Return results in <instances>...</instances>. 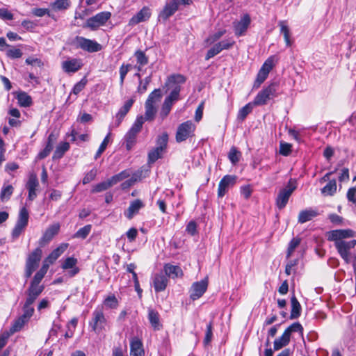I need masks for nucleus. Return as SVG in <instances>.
Returning <instances> with one entry per match:
<instances>
[{"label":"nucleus","instance_id":"obj_27","mask_svg":"<svg viewBox=\"0 0 356 356\" xmlns=\"http://www.w3.org/2000/svg\"><path fill=\"white\" fill-rule=\"evenodd\" d=\"M318 213L314 209H306L302 210L300 212L298 216V222L305 223L307 221L312 220L314 218L317 216Z\"/></svg>","mask_w":356,"mask_h":356},{"label":"nucleus","instance_id":"obj_17","mask_svg":"<svg viewBox=\"0 0 356 356\" xmlns=\"http://www.w3.org/2000/svg\"><path fill=\"white\" fill-rule=\"evenodd\" d=\"M177 10L176 6L170 0L165 3L162 10L159 13L158 19L159 21L165 22Z\"/></svg>","mask_w":356,"mask_h":356},{"label":"nucleus","instance_id":"obj_39","mask_svg":"<svg viewBox=\"0 0 356 356\" xmlns=\"http://www.w3.org/2000/svg\"><path fill=\"white\" fill-rule=\"evenodd\" d=\"M29 319L23 318V316H19L13 323L10 328L11 332H16L19 331L24 325L29 321Z\"/></svg>","mask_w":356,"mask_h":356},{"label":"nucleus","instance_id":"obj_42","mask_svg":"<svg viewBox=\"0 0 356 356\" xmlns=\"http://www.w3.org/2000/svg\"><path fill=\"white\" fill-rule=\"evenodd\" d=\"M161 96V90L159 88L155 89L149 95L145 103H149V105H154L156 102L159 101Z\"/></svg>","mask_w":356,"mask_h":356},{"label":"nucleus","instance_id":"obj_3","mask_svg":"<svg viewBox=\"0 0 356 356\" xmlns=\"http://www.w3.org/2000/svg\"><path fill=\"white\" fill-rule=\"evenodd\" d=\"M277 87L278 84L276 82H273L261 90L253 100L254 105H265L268 101L276 97Z\"/></svg>","mask_w":356,"mask_h":356},{"label":"nucleus","instance_id":"obj_2","mask_svg":"<svg viewBox=\"0 0 356 356\" xmlns=\"http://www.w3.org/2000/svg\"><path fill=\"white\" fill-rule=\"evenodd\" d=\"M144 122L145 119L143 115L138 116L130 129L124 136L125 145L127 150L131 149L136 144L137 135L140 131Z\"/></svg>","mask_w":356,"mask_h":356},{"label":"nucleus","instance_id":"obj_38","mask_svg":"<svg viewBox=\"0 0 356 356\" xmlns=\"http://www.w3.org/2000/svg\"><path fill=\"white\" fill-rule=\"evenodd\" d=\"M129 176V172L127 170L122 171L121 172L113 175L110 179H107L108 183H110L111 187L115 185L118 182L122 181L125 178Z\"/></svg>","mask_w":356,"mask_h":356},{"label":"nucleus","instance_id":"obj_45","mask_svg":"<svg viewBox=\"0 0 356 356\" xmlns=\"http://www.w3.org/2000/svg\"><path fill=\"white\" fill-rule=\"evenodd\" d=\"M44 277V275L41 273L40 272L38 271L35 275H34L32 281L30 283L29 286H34V287H38L40 289H44V286L42 284H40V282L43 277Z\"/></svg>","mask_w":356,"mask_h":356},{"label":"nucleus","instance_id":"obj_20","mask_svg":"<svg viewBox=\"0 0 356 356\" xmlns=\"http://www.w3.org/2000/svg\"><path fill=\"white\" fill-rule=\"evenodd\" d=\"M168 278L165 274L156 273L153 278V284L156 292L163 291L168 285Z\"/></svg>","mask_w":356,"mask_h":356},{"label":"nucleus","instance_id":"obj_52","mask_svg":"<svg viewBox=\"0 0 356 356\" xmlns=\"http://www.w3.org/2000/svg\"><path fill=\"white\" fill-rule=\"evenodd\" d=\"M33 305H30L29 303H26L24 302V304L23 305V318H26L28 319H30V318L33 316L34 313V308L32 306Z\"/></svg>","mask_w":356,"mask_h":356},{"label":"nucleus","instance_id":"obj_43","mask_svg":"<svg viewBox=\"0 0 356 356\" xmlns=\"http://www.w3.org/2000/svg\"><path fill=\"white\" fill-rule=\"evenodd\" d=\"M284 332L289 335L291 337V334L292 332H300V334L302 336L303 334V327L299 322H295L292 323L290 326H289Z\"/></svg>","mask_w":356,"mask_h":356},{"label":"nucleus","instance_id":"obj_28","mask_svg":"<svg viewBox=\"0 0 356 356\" xmlns=\"http://www.w3.org/2000/svg\"><path fill=\"white\" fill-rule=\"evenodd\" d=\"M291 311L290 319H296L301 314V305L295 296L291 298Z\"/></svg>","mask_w":356,"mask_h":356},{"label":"nucleus","instance_id":"obj_40","mask_svg":"<svg viewBox=\"0 0 356 356\" xmlns=\"http://www.w3.org/2000/svg\"><path fill=\"white\" fill-rule=\"evenodd\" d=\"M69 0H56L51 3V6L54 10H66L70 7Z\"/></svg>","mask_w":356,"mask_h":356},{"label":"nucleus","instance_id":"obj_22","mask_svg":"<svg viewBox=\"0 0 356 356\" xmlns=\"http://www.w3.org/2000/svg\"><path fill=\"white\" fill-rule=\"evenodd\" d=\"M144 207V203L140 200L136 199L130 203L129 208L124 212V215L128 219H131Z\"/></svg>","mask_w":356,"mask_h":356},{"label":"nucleus","instance_id":"obj_15","mask_svg":"<svg viewBox=\"0 0 356 356\" xmlns=\"http://www.w3.org/2000/svg\"><path fill=\"white\" fill-rule=\"evenodd\" d=\"M39 187V182L36 175L31 174L26 184V188L29 191L28 200L29 201L34 200L37 197L36 190Z\"/></svg>","mask_w":356,"mask_h":356},{"label":"nucleus","instance_id":"obj_18","mask_svg":"<svg viewBox=\"0 0 356 356\" xmlns=\"http://www.w3.org/2000/svg\"><path fill=\"white\" fill-rule=\"evenodd\" d=\"M83 64L80 59L71 58L62 63V68L65 72L74 73L79 70Z\"/></svg>","mask_w":356,"mask_h":356},{"label":"nucleus","instance_id":"obj_12","mask_svg":"<svg viewBox=\"0 0 356 356\" xmlns=\"http://www.w3.org/2000/svg\"><path fill=\"white\" fill-rule=\"evenodd\" d=\"M207 287V278H204L199 282H194L190 289V298L193 300L199 299L206 292Z\"/></svg>","mask_w":356,"mask_h":356},{"label":"nucleus","instance_id":"obj_54","mask_svg":"<svg viewBox=\"0 0 356 356\" xmlns=\"http://www.w3.org/2000/svg\"><path fill=\"white\" fill-rule=\"evenodd\" d=\"M6 56L12 59L19 58L22 56V51L19 49L12 48L8 49L6 52Z\"/></svg>","mask_w":356,"mask_h":356},{"label":"nucleus","instance_id":"obj_7","mask_svg":"<svg viewBox=\"0 0 356 356\" xmlns=\"http://www.w3.org/2000/svg\"><path fill=\"white\" fill-rule=\"evenodd\" d=\"M195 125L191 120L184 122L179 125L176 132V141L181 143L193 136Z\"/></svg>","mask_w":356,"mask_h":356},{"label":"nucleus","instance_id":"obj_53","mask_svg":"<svg viewBox=\"0 0 356 356\" xmlns=\"http://www.w3.org/2000/svg\"><path fill=\"white\" fill-rule=\"evenodd\" d=\"M109 136H110V133L104 138V139L102 142L98 150L97 151V152L95 154V159H97V158L101 156V154L105 151V149L108 144V142H109Z\"/></svg>","mask_w":356,"mask_h":356},{"label":"nucleus","instance_id":"obj_57","mask_svg":"<svg viewBox=\"0 0 356 356\" xmlns=\"http://www.w3.org/2000/svg\"><path fill=\"white\" fill-rule=\"evenodd\" d=\"M221 49L219 47L218 44L216 43L213 47H212L208 51L205 56V59L207 60H209L210 58L214 57L216 55L218 54L220 52H221Z\"/></svg>","mask_w":356,"mask_h":356},{"label":"nucleus","instance_id":"obj_63","mask_svg":"<svg viewBox=\"0 0 356 356\" xmlns=\"http://www.w3.org/2000/svg\"><path fill=\"white\" fill-rule=\"evenodd\" d=\"M0 18L3 20H12L13 14L7 8H0Z\"/></svg>","mask_w":356,"mask_h":356},{"label":"nucleus","instance_id":"obj_35","mask_svg":"<svg viewBox=\"0 0 356 356\" xmlns=\"http://www.w3.org/2000/svg\"><path fill=\"white\" fill-rule=\"evenodd\" d=\"M29 215L28 210L26 207H22L19 210L16 224L26 227L29 222Z\"/></svg>","mask_w":356,"mask_h":356},{"label":"nucleus","instance_id":"obj_25","mask_svg":"<svg viewBox=\"0 0 356 356\" xmlns=\"http://www.w3.org/2000/svg\"><path fill=\"white\" fill-rule=\"evenodd\" d=\"M164 274L167 277H171L172 279L181 277L183 275L182 270L178 266L172 265L170 264H166L164 267Z\"/></svg>","mask_w":356,"mask_h":356},{"label":"nucleus","instance_id":"obj_58","mask_svg":"<svg viewBox=\"0 0 356 356\" xmlns=\"http://www.w3.org/2000/svg\"><path fill=\"white\" fill-rule=\"evenodd\" d=\"M291 145L286 143H281L280 146V154L283 156H289L291 152Z\"/></svg>","mask_w":356,"mask_h":356},{"label":"nucleus","instance_id":"obj_6","mask_svg":"<svg viewBox=\"0 0 356 356\" xmlns=\"http://www.w3.org/2000/svg\"><path fill=\"white\" fill-rule=\"evenodd\" d=\"M42 251L40 248L35 249L27 257L26 261L25 276L29 278L38 267L42 258Z\"/></svg>","mask_w":356,"mask_h":356},{"label":"nucleus","instance_id":"obj_59","mask_svg":"<svg viewBox=\"0 0 356 356\" xmlns=\"http://www.w3.org/2000/svg\"><path fill=\"white\" fill-rule=\"evenodd\" d=\"M240 152L235 147H232L229 153L230 161L235 164L239 161Z\"/></svg>","mask_w":356,"mask_h":356},{"label":"nucleus","instance_id":"obj_29","mask_svg":"<svg viewBox=\"0 0 356 356\" xmlns=\"http://www.w3.org/2000/svg\"><path fill=\"white\" fill-rule=\"evenodd\" d=\"M337 181L335 179H332L321 188V191L322 195L324 196H333L337 193Z\"/></svg>","mask_w":356,"mask_h":356},{"label":"nucleus","instance_id":"obj_64","mask_svg":"<svg viewBox=\"0 0 356 356\" xmlns=\"http://www.w3.org/2000/svg\"><path fill=\"white\" fill-rule=\"evenodd\" d=\"M52 149L53 147H51L50 144H47L44 149L38 154V159H43L46 158Z\"/></svg>","mask_w":356,"mask_h":356},{"label":"nucleus","instance_id":"obj_1","mask_svg":"<svg viewBox=\"0 0 356 356\" xmlns=\"http://www.w3.org/2000/svg\"><path fill=\"white\" fill-rule=\"evenodd\" d=\"M355 236L352 229H335L328 232L327 239L334 242V246L346 264L350 262L351 250L356 245V240L345 241V238Z\"/></svg>","mask_w":356,"mask_h":356},{"label":"nucleus","instance_id":"obj_61","mask_svg":"<svg viewBox=\"0 0 356 356\" xmlns=\"http://www.w3.org/2000/svg\"><path fill=\"white\" fill-rule=\"evenodd\" d=\"M118 303V300L114 296H108L104 300V305L109 308H116Z\"/></svg>","mask_w":356,"mask_h":356},{"label":"nucleus","instance_id":"obj_55","mask_svg":"<svg viewBox=\"0 0 356 356\" xmlns=\"http://www.w3.org/2000/svg\"><path fill=\"white\" fill-rule=\"evenodd\" d=\"M151 76H147L143 81L140 80V84L138 87V92L140 93H144L147 88L148 84L151 82Z\"/></svg>","mask_w":356,"mask_h":356},{"label":"nucleus","instance_id":"obj_8","mask_svg":"<svg viewBox=\"0 0 356 356\" xmlns=\"http://www.w3.org/2000/svg\"><path fill=\"white\" fill-rule=\"evenodd\" d=\"M274 59L275 58L273 56H270L264 62V63L261 66V69L259 70L257 75V78L254 81L253 88H259L261 83H263L267 79L269 72L273 69L275 65Z\"/></svg>","mask_w":356,"mask_h":356},{"label":"nucleus","instance_id":"obj_47","mask_svg":"<svg viewBox=\"0 0 356 356\" xmlns=\"http://www.w3.org/2000/svg\"><path fill=\"white\" fill-rule=\"evenodd\" d=\"M109 188H111L110 183H108V180H106L95 185L91 190V193H100L106 191Z\"/></svg>","mask_w":356,"mask_h":356},{"label":"nucleus","instance_id":"obj_21","mask_svg":"<svg viewBox=\"0 0 356 356\" xmlns=\"http://www.w3.org/2000/svg\"><path fill=\"white\" fill-rule=\"evenodd\" d=\"M130 355L131 356H144L145 351L143 346L140 339L136 337L132 339L130 342Z\"/></svg>","mask_w":356,"mask_h":356},{"label":"nucleus","instance_id":"obj_46","mask_svg":"<svg viewBox=\"0 0 356 356\" xmlns=\"http://www.w3.org/2000/svg\"><path fill=\"white\" fill-rule=\"evenodd\" d=\"M92 229L91 225H87L79 229L74 234L75 238H80L82 239H85L88 235L90 234Z\"/></svg>","mask_w":356,"mask_h":356},{"label":"nucleus","instance_id":"obj_5","mask_svg":"<svg viewBox=\"0 0 356 356\" xmlns=\"http://www.w3.org/2000/svg\"><path fill=\"white\" fill-rule=\"evenodd\" d=\"M106 319L105 318L103 307H97L92 312V318L89 322V326L92 330L97 334H99L105 327Z\"/></svg>","mask_w":356,"mask_h":356},{"label":"nucleus","instance_id":"obj_48","mask_svg":"<svg viewBox=\"0 0 356 356\" xmlns=\"http://www.w3.org/2000/svg\"><path fill=\"white\" fill-rule=\"evenodd\" d=\"M301 239L300 238H293L289 244L286 257L289 258L291 256L296 248L300 245Z\"/></svg>","mask_w":356,"mask_h":356},{"label":"nucleus","instance_id":"obj_60","mask_svg":"<svg viewBox=\"0 0 356 356\" xmlns=\"http://www.w3.org/2000/svg\"><path fill=\"white\" fill-rule=\"evenodd\" d=\"M13 192V187L11 185H8L3 187L1 192V198L2 200L8 199Z\"/></svg>","mask_w":356,"mask_h":356},{"label":"nucleus","instance_id":"obj_4","mask_svg":"<svg viewBox=\"0 0 356 356\" xmlns=\"http://www.w3.org/2000/svg\"><path fill=\"white\" fill-rule=\"evenodd\" d=\"M296 182L294 179H290L287 185L282 188L276 198V205L280 209H284L291 194L296 189Z\"/></svg>","mask_w":356,"mask_h":356},{"label":"nucleus","instance_id":"obj_24","mask_svg":"<svg viewBox=\"0 0 356 356\" xmlns=\"http://www.w3.org/2000/svg\"><path fill=\"white\" fill-rule=\"evenodd\" d=\"M43 291L42 289L29 286L25 292L26 296L25 302L33 305Z\"/></svg>","mask_w":356,"mask_h":356},{"label":"nucleus","instance_id":"obj_56","mask_svg":"<svg viewBox=\"0 0 356 356\" xmlns=\"http://www.w3.org/2000/svg\"><path fill=\"white\" fill-rule=\"evenodd\" d=\"M97 170L95 168L89 171L83 179V184H86L94 180L97 176Z\"/></svg>","mask_w":356,"mask_h":356},{"label":"nucleus","instance_id":"obj_34","mask_svg":"<svg viewBox=\"0 0 356 356\" xmlns=\"http://www.w3.org/2000/svg\"><path fill=\"white\" fill-rule=\"evenodd\" d=\"M19 104L22 107H29L32 104V99L31 96L25 92H19L17 96Z\"/></svg>","mask_w":356,"mask_h":356},{"label":"nucleus","instance_id":"obj_41","mask_svg":"<svg viewBox=\"0 0 356 356\" xmlns=\"http://www.w3.org/2000/svg\"><path fill=\"white\" fill-rule=\"evenodd\" d=\"M181 88L179 86H176L170 92V95L165 99V101L174 104L179 99V92Z\"/></svg>","mask_w":356,"mask_h":356},{"label":"nucleus","instance_id":"obj_19","mask_svg":"<svg viewBox=\"0 0 356 356\" xmlns=\"http://www.w3.org/2000/svg\"><path fill=\"white\" fill-rule=\"evenodd\" d=\"M59 229V224H54L49 227L40 239L39 244L43 246L49 243L58 234Z\"/></svg>","mask_w":356,"mask_h":356},{"label":"nucleus","instance_id":"obj_37","mask_svg":"<svg viewBox=\"0 0 356 356\" xmlns=\"http://www.w3.org/2000/svg\"><path fill=\"white\" fill-rule=\"evenodd\" d=\"M164 150L161 149V147H156L151 150L148 154V162L154 163L159 159L161 158Z\"/></svg>","mask_w":356,"mask_h":356},{"label":"nucleus","instance_id":"obj_23","mask_svg":"<svg viewBox=\"0 0 356 356\" xmlns=\"http://www.w3.org/2000/svg\"><path fill=\"white\" fill-rule=\"evenodd\" d=\"M134 101V99H131L127 101L120 108L119 111L115 115V125L116 127H118L121 122H122L124 118L126 116L127 113L129 111L130 108H131Z\"/></svg>","mask_w":356,"mask_h":356},{"label":"nucleus","instance_id":"obj_26","mask_svg":"<svg viewBox=\"0 0 356 356\" xmlns=\"http://www.w3.org/2000/svg\"><path fill=\"white\" fill-rule=\"evenodd\" d=\"M67 243H61L45 259V262H49V264H54V261L67 250Z\"/></svg>","mask_w":356,"mask_h":356},{"label":"nucleus","instance_id":"obj_36","mask_svg":"<svg viewBox=\"0 0 356 356\" xmlns=\"http://www.w3.org/2000/svg\"><path fill=\"white\" fill-rule=\"evenodd\" d=\"M145 115L143 116L145 121H152L154 119L156 109L154 105H149V103H145Z\"/></svg>","mask_w":356,"mask_h":356},{"label":"nucleus","instance_id":"obj_31","mask_svg":"<svg viewBox=\"0 0 356 356\" xmlns=\"http://www.w3.org/2000/svg\"><path fill=\"white\" fill-rule=\"evenodd\" d=\"M70 149V144L67 142L60 143L56 148L53 155V159H61L65 153Z\"/></svg>","mask_w":356,"mask_h":356},{"label":"nucleus","instance_id":"obj_16","mask_svg":"<svg viewBox=\"0 0 356 356\" xmlns=\"http://www.w3.org/2000/svg\"><path fill=\"white\" fill-rule=\"evenodd\" d=\"M77 263L78 261L76 258L73 257H67L63 261L61 268L63 270L70 269L67 273L70 277H72L80 271L79 268L76 266Z\"/></svg>","mask_w":356,"mask_h":356},{"label":"nucleus","instance_id":"obj_33","mask_svg":"<svg viewBox=\"0 0 356 356\" xmlns=\"http://www.w3.org/2000/svg\"><path fill=\"white\" fill-rule=\"evenodd\" d=\"M254 106L255 105L252 102H250V103L247 104L243 107H242L238 111V115H237L238 119L241 121L244 120L246 118V117L248 115V114H250L252 111Z\"/></svg>","mask_w":356,"mask_h":356},{"label":"nucleus","instance_id":"obj_50","mask_svg":"<svg viewBox=\"0 0 356 356\" xmlns=\"http://www.w3.org/2000/svg\"><path fill=\"white\" fill-rule=\"evenodd\" d=\"M172 105L173 104H170V102L164 100L160 111V116L163 120L165 119L171 111Z\"/></svg>","mask_w":356,"mask_h":356},{"label":"nucleus","instance_id":"obj_44","mask_svg":"<svg viewBox=\"0 0 356 356\" xmlns=\"http://www.w3.org/2000/svg\"><path fill=\"white\" fill-rule=\"evenodd\" d=\"M134 56L136 58L137 63L140 65H145L148 63V57L145 55V52L141 50H137L134 53Z\"/></svg>","mask_w":356,"mask_h":356},{"label":"nucleus","instance_id":"obj_11","mask_svg":"<svg viewBox=\"0 0 356 356\" xmlns=\"http://www.w3.org/2000/svg\"><path fill=\"white\" fill-rule=\"evenodd\" d=\"M111 13L110 12H101L95 16L90 17L86 21V26L92 30L97 29L100 26L106 24L110 19Z\"/></svg>","mask_w":356,"mask_h":356},{"label":"nucleus","instance_id":"obj_32","mask_svg":"<svg viewBox=\"0 0 356 356\" xmlns=\"http://www.w3.org/2000/svg\"><path fill=\"white\" fill-rule=\"evenodd\" d=\"M290 337L285 332L282 334V335L276 339L274 341V350H278L282 348L287 346L290 342Z\"/></svg>","mask_w":356,"mask_h":356},{"label":"nucleus","instance_id":"obj_13","mask_svg":"<svg viewBox=\"0 0 356 356\" xmlns=\"http://www.w3.org/2000/svg\"><path fill=\"white\" fill-rule=\"evenodd\" d=\"M236 177L233 175H225L220 181L218 189V197H222L227 192L229 187L236 184Z\"/></svg>","mask_w":356,"mask_h":356},{"label":"nucleus","instance_id":"obj_30","mask_svg":"<svg viewBox=\"0 0 356 356\" xmlns=\"http://www.w3.org/2000/svg\"><path fill=\"white\" fill-rule=\"evenodd\" d=\"M148 319L154 330H159L161 328L159 314L156 311L149 309L148 311Z\"/></svg>","mask_w":356,"mask_h":356},{"label":"nucleus","instance_id":"obj_62","mask_svg":"<svg viewBox=\"0 0 356 356\" xmlns=\"http://www.w3.org/2000/svg\"><path fill=\"white\" fill-rule=\"evenodd\" d=\"M87 83V80L86 79H82L79 82L76 83L73 88V92L75 95L79 94L83 89L85 88Z\"/></svg>","mask_w":356,"mask_h":356},{"label":"nucleus","instance_id":"obj_51","mask_svg":"<svg viewBox=\"0 0 356 356\" xmlns=\"http://www.w3.org/2000/svg\"><path fill=\"white\" fill-rule=\"evenodd\" d=\"M168 141V135L167 133H163L159 136L156 140V145L158 147H161V149L165 150Z\"/></svg>","mask_w":356,"mask_h":356},{"label":"nucleus","instance_id":"obj_14","mask_svg":"<svg viewBox=\"0 0 356 356\" xmlns=\"http://www.w3.org/2000/svg\"><path fill=\"white\" fill-rule=\"evenodd\" d=\"M152 12L149 7L144 6L139 12L134 15L129 22V25L134 26L145 22L151 17Z\"/></svg>","mask_w":356,"mask_h":356},{"label":"nucleus","instance_id":"obj_10","mask_svg":"<svg viewBox=\"0 0 356 356\" xmlns=\"http://www.w3.org/2000/svg\"><path fill=\"white\" fill-rule=\"evenodd\" d=\"M251 23V18L249 14H243L240 20L233 22V28L234 33L236 36L240 37L244 35Z\"/></svg>","mask_w":356,"mask_h":356},{"label":"nucleus","instance_id":"obj_49","mask_svg":"<svg viewBox=\"0 0 356 356\" xmlns=\"http://www.w3.org/2000/svg\"><path fill=\"white\" fill-rule=\"evenodd\" d=\"M131 67V65L130 64H122L120 67V84L121 86H123L125 76Z\"/></svg>","mask_w":356,"mask_h":356},{"label":"nucleus","instance_id":"obj_9","mask_svg":"<svg viewBox=\"0 0 356 356\" xmlns=\"http://www.w3.org/2000/svg\"><path fill=\"white\" fill-rule=\"evenodd\" d=\"M75 43L77 47L90 53L102 49V45L97 42L81 36L76 37Z\"/></svg>","mask_w":356,"mask_h":356}]
</instances>
